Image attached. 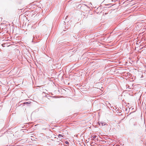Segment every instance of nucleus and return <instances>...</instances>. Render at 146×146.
Here are the masks:
<instances>
[{
    "instance_id": "f257e3e1",
    "label": "nucleus",
    "mask_w": 146,
    "mask_h": 146,
    "mask_svg": "<svg viewBox=\"0 0 146 146\" xmlns=\"http://www.w3.org/2000/svg\"><path fill=\"white\" fill-rule=\"evenodd\" d=\"M58 137L59 138H60L61 139H62V138L63 137V135H62L61 134H59L58 135Z\"/></svg>"
},
{
    "instance_id": "f03ea898",
    "label": "nucleus",
    "mask_w": 146,
    "mask_h": 146,
    "mask_svg": "<svg viewBox=\"0 0 146 146\" xmlns=\"http://www.w3.org/2000/svg\"><path fill=\"white\" fill-rule=\"evenodd\" d=\"M99 125H100V126H102L103 125V123H99Z\"/></svg>"
},
{
    "instance_id": "7ed1b4c3",
    "label": "nucleus",
    "mask_w": 146,
    "mask_h": 146,
    "mask_svg": "<svg viewBox=\"0 0 146 146\" xmlns=\"http://www.w3.org/2000/svg\"><path fill=\"white\" fill-rule=\"evenodd\" d=\"M96 137V135H94L93 136V139H95Z\"/></svg>"
},
{
    "instance_id": "20e7f679",
    "label": "nucleus",
    "mask_w": 146,
    "mask_h": 146,
    "mask_svg": "<svg viewBox=\"0 0 146 146\" xmlns=\"http://www.w3.org/2000/svg\"><path fill=\"white\" fill-rule=\"evenodd\" d=\"M65 143L66 144H68V142L67 141L65 142Z\"/></svg>"
},
{
    "instance_id": "39448f33",
    "label": "nucleus",
    "mask_w": 146,
    "mask_h": 146,
    "mask_svg": "<svg viewBox=\"0 0 146 146\" xmlns=\"http://www.w3.org/2000/svg\"><path fill=\"white\" fill-rule=\"evenodd\" d=\"M27 103H27V102H25V103H24V104H27Z\"/></svg>"
}]
</instances>
